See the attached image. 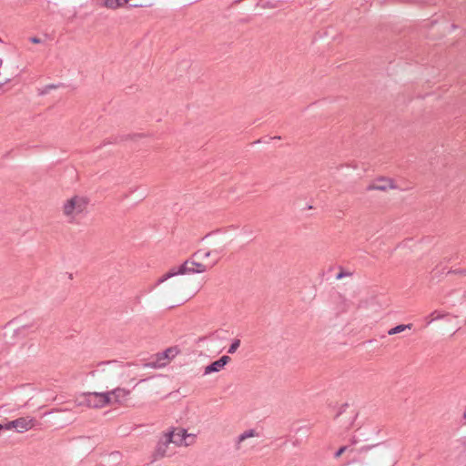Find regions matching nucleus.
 Returning <instances> with one entry per match:
<instances>
[{
	"instance_id": "1",
	"label": "nucleus",
	"mask_w": 466,
	"mask_h": 466,
	"mask_svg": "<svg viewBox=\"0 0 466 466\" xmlns=\"http://www.w3.org/2000/svg\"><path fill=\"white\" fill-rule=\"evenodd\" d=\"M186 437L187 431L184 429L179 430L177 433H175L174 431L166 433L157 444L156 450L153 454L154 460L156 461L166 456L167 449L169 443L182 442L186 439Z\"/></svg>"
},
{
	"instance_id": "2",
	"label": "nucleus",
	"mask_w": 466,
	"mask_h": 466,
	"mask_svg": "<svg viewBox=\"0 0 466 466\" xmlns=\"http://www.w3.org/2000/svg\"><path fill=\"white\" fill-rule=\"evenodd\" d=\"M88 204L89 199L86 197L76 195L65 202L63 206V213L66 217L73 218L76 216L84 213L86 210Z\"/></svg>"
},
{
	"instance_id": "3",
	"label": "nucleus",
	"mask_w": 466,
	"mask_h": 466,
	"mask_svg": "<svg viewBox=\"0 0 466 466\" xmlns=\"http://www.w3.org/2000/svg\"><path fill=\"white\" fill-rule=\"evenodd\" d=\"M201 249L193 253L188 259L177 268V272H179L180 275L206 272L208 268L212 266L208 267L207 265L198 261V259H201Z\"/></svg>"
},
{
	"instance_id": "4",
	"label": "nucleus",
	"mask_w": 466,
	"mask_h": 466,
	"mask_svg": "<svg viewBox=\"0 0 466 466\" xmlns=\"http://www.w3.org/2000/svg\"><path fill=\"white\" fill-rule=\"evenodd\" d=\"M80 404L88 408L100 409L111 403L110 393L108 392H85L81 396Z\"/></svg>"
},
{
	"instance_id": "5",
	"label": "nucleus",
	"mask_w": 466,
	"mask_h": 466,
	"mask_svg": "<svg viewBox=\"0 0 466 466\" xmlns=\"http://www.w3.org/2000/svg\"><path fill=\"white\" fill-rule=\"evenodd\" d=\"M389 188H395L393 181L387 177H380L375 179L374 181H372L367 187L366 189L368 191H371V190L386 191Z\"/></svg>"
},
{
	"instance_id": "6",
	"label": "nucleus",
	"mask_w": 466,
	"mask_h": 466,
	"mask_svg": "<svg viewBox=\"0 0 466 466\" xmlns=\"http://www.w3.org/2000/svg\"><path fill=\"white\" fill-rule=\"evenodd\" d=\"M229 361H230V358L227 355H224V356L220 357L218 360L213 361L209 365H208L205 368L204 374L208 375V374H210L213 372H218L220 370H222L225 367V365H227Z\"/></svg>"
},
{
	"instance_id": "7",
	"label": "nucleus",
	"mask_w": 466,
	"mask_h": 466,
	"mask_svg": "<svg viewBox=\"0 0 466 466\" xmlns=\"http://www.w3.org/2000/svg\"><path fill=\"white\" fill-rule=\"evenodd\" d=\"M16 420V431L24 432L35 426L36 420L35 419H28L25 417H20Z\"/></svg>"
},
{
	"instance_id": "8",
	"label": "nucleus",
	"mask_w": 466,
	"mask_h": 466,
	"mask_svg": "<svg viewBox=\"0 0 466 466\" xmlns=\"http://www.w3.org/2000/svg\"><path fill=\"white\" fill-rule=\"evenodd\" d=\"M110 393V397L114 396L116 402H121L123 400H125L130 393V390L123 389V388H116L111 391H107Z\"/></svg>"
},
{
	"instance_id": "9",
	"label": "nucleus",
	"mask_w": 466,
	"mask_h": 466,
	"mask_svg": "<svg viewBox=\"0 0 466 466\" xmlns=\"http://www.w3.org/2000/svg\"><path fill=\"white\" fill-rule=\"evenodd\" d=\"M129 0H104L103 6L108 9H117L124 6L128 3Z\"/></svg>"
},
{
	"instance_id": "10",
	"label": "nucleus",
	"mask_w": 466,
	"mask_h": 466,
	"mask_svg": "<svg viewBox=\"0 0 466 466\" xmlns=\"http://www.w3.org/2000/svg\"><path fill=\"white\" fill-rule=\"evenodd\" d=\"M177 275H180L179 272H177V268H170L165 275H163L158 280H157V285L165 282L166 280H167L168 279L172 278V277H175Z\"/></svg>"
},
{
	"instance_id": "11",
	"label": "nucleus",
	"mask_w": 466,
	"mask_h": 466,
	"mask_svg": "<svg viewBox=\"0 0 466 466\" xmlns=\"http://www.w3.org/2000/svg\"><path fill=\"white\" fill-rule=\"evenodd\" d=\"M412 327V324H400V325H397L396 327L390 329L389 331H388V334L389 335H395V334H398V333H400L402 331H404L405 329H410Z\"/></svg>"
},
{
	"instance_id": "12",
	"label": "nucleus",
	"mask_w": 466,
	"mask_h": 466,
	"mask_svg": "<svg viewBox=\"0 0 466 466\" xmlns=\"http://www.w3.org/2000/svg\"><path fill=\"white\" fill-rule=\"evenodd\" d=\"M448 313H441L440 311L438 310H435L433 311L430 316V319L428 320V324L431 323L432 321L434 320H437V319H441L442 318H444L445 316H447Z\"/></svg>"
},
{
	"instance_id": "13",
	"label": "nucleus",
	"mask_w": 466,
	"mask_h": 466,
	"mask_svg": "<svg viewBox=\"0 0 466 466\" xmlns=\"http://www.w3.org/2000/svg\"><path fill=\"white\" fill-rule=\"evenodd\" d=\"M239 346H240V339H233L232 343L230 344V346L228 350V353L234 354Z\"/></svg>"
},
{
	"instance_id": "14",
	"label": "nucleus",
	"mask_w": 466,
	"mask_h": 466,
	"mask_svg": "<svg viewBox=\"0 0 466 466\" xmlns=\"http://www.w3.org/2000/svg\"><path fill=\"white\" fill-rule=\"evenodd\" d=\"M255 435H256V431L254 430H248L238 436V442H241V441H245L246 439H248L249 437H253Z\"/></svg>"
},
{
	"instance_id": "15",
	"label": "nucleus",
	"mask_w": 466,
	"mask_h": 466,
	"mask_svg": "<svg viewBox=\"0 0 466 466\" xmlns=\"http://www.w3.org/2000/svg\"><path fill=\"white\" fill-rule=\"evenodd\" d=\"M5 430H12V429L16 430V420H11V421L5 423Z\"/></svg>"
},
{
	"instance_id": "16",
	"label": "nucleus",
	"mask_w": 466,
	"mask_h": 466,
	"mask_svg": "<svg viewBox=\"0 0 466 466\" xmlns=\"http://www.w3.org/2000/svg\"><path fill=\"white\" fill-rule=\"evenodd\" d=\"M348 450V446L340 447L334 454L335 458L340 457L346 451Z\"/></svg>"
},
{
	"instance_id": "17",
	"label": "nucleus",
	"mask_w": 466,
	"mask_h": 466,
	"mask_svg": "<svg viewBox=\"0 0 466 466\" xmlns=\"http://www.w3.org/2000/svg\"><path fill=\"white\" fill-rule=\"evenodd\" d=\"M349 275H350V273H348V272H345V271H343V270H340V271L337 274L336 279H340L344 278L345 276H349Z\"/></svg>"
},
{
	"instance_id": "18",
	"label": "nucleus",
	"mask_w": 466,
	"mask_h": 466,
	"mask_svg": "<svg viewBox=\"0 0 466 466\" xmlns=\"http://www.w3.org/2000/svg\"><path fill=\"white\" fill-rule=\"evenodd\" d=\"M57 87H58V86H56V85H47L45 87V90L42 92V94H46L49 89H55V88H57Z\"/></svg>"
},
{
	"instance_id": "19",
	"label": "nucleus",
	"mask_w": 466,
	"mask_h": 466,
	"mask_svg": "<svg viewBox=\"0 0 466 466\" xmlns=\"http://www.w3.org/2000/svg\"><path fill=\"white\" fill-rule=\"evenodd\" d=\"M349 407L348 403H345L341 406L339 412L337 414V416H339L342 412L346 410V409Z\"/></svg>"
},
{
	"instance_id": "20",
	"label": "nucleus",
	"mask_w": 466,
	"mask_h": 466,
	"mask_svg": "<svg viewBox=\"0 0 466 466\" xmlns=\"http://www.w3.org/2000/svg\"><path fill=\"white\" fill-rule=\"evenodd\" d=\"M202 250L201 258H208L210 256V251Z\"/></svg>"
},
{
	"instance_id": "21",
	"label": "nucleus",
	"mask_w": 466,
	"mask_h": 466,
	"mask_svg": "<svg viewBox=\"0 0 466 466\" xmlns=\"http://www.w3.org/2000/svg\"><path fill=\"white\" fill-rule=\"evenodd\" d=\"M30 41L34 44H39L41 42V39L36 36H34L30 38Z\"/></svg>"
},
{
	"instance_id": "22",
	"label": "nucleus",
	"mask_w": 466,
	"mask_h": 466,
	"mask_svg": "<svg viewBox=\"0 0 466 466\" xmlns=\"http://www.w3.org/2000/svg\"><path fill=\"white\" fill-rule=\"evenodd\" d=\"M417 2L421 4H431V0H417Z\"/></svg>"
},
{
	"instance_id": "23",
	"label": "nucleus",
	"mask_w": 466,
	"mask_h": 466,
	"mask_svg": "<svg viewBox=\"0 0 466 466\" xmlns=\"http://www.w3.org/2000/svg\"><path fill=\"white\" fill-rule=\"evenodd\" d=\"M116 362V360H112V361H107V362H101L99 365H108V364H113Z\"/></svg>"
},
{
	"instance_id": "24",
	"label": "nucleus",
	"mask_w": 466,
	"mask_h": 466,
	"mask_svg": "<svg viewBox=\"0 0 466 466\" xmlns=\"http://www.w3.org/2000/svg\"><path fill=\"white\" fill-rule=\"evenodd\" d=\"M462 445H463V448L466 450V438L463 440Z\"/></svg>"
},
{
	"instance_id": "25",
	"label": "nucleus",
	"mask_w": 466,
	"mask_h": 466,
	"mask_svg": "<svg viewBox=\"0 0 466 466\" xmlns=\"http://www.w3.org/2000/svg\"><path fill=\"white\" fill-rule=\"evenodd\" d=\"M2 65H3V60L0 59V67L2 66Z\"/></svg>"
},
{
	"instance_id": "26",
	"label": "nucleus",
	"mask_w": 466,
	"mask_h": 466,
	"mask_svg": "<svg viewBox=\"0 0 466 466\" xmlns=\"http://www.w3.org/2000/svg\"><path fill=\"white\" fill-rule=\"evenodd\" d=\"M171 351V349H168L167 351H166V355L167 354V352Z\"/></svg>"
},
{
	"instance_id": "27",
	"label": "nucleus",
	"mask_w": 466,
	"mask_h": 466,
	"mask_svg": "<svg viewBox=\"0 0 466 466\" xmlns=\"http://www.w3.org/2000/svg\"><path fill=\"white\" fill-rule=\"evenodd\" d=\"M464 418L466 419V410H465V413H464Z\"/></svg>"
},
{
	"instance_id": "28",
	"label": "nucleus",
	"mask_w": 466,
	"mask_h": 466,
	"mask_svg": "<svg viewBox=\"0 0 466 466\" xmlns=\"http://www.w3.org/2000/svg\"><path fill=\"white\" fill-rule=\"evenodd\" d=\"M0 42H3V40L0 38Z\"/></svg>"
},
{
	"instance_id": "29",
	"label": "nucleus",
	"mask_w": 466,
	"mask_h": 466,
	"mask_svg": "<svg viewBox=\"0 0 466 466\" xmlns=\"http://www.w3.org/2000/svg\"><path fill=\"white\" fill-rule=\"evenodd\" d=\"M3 86V84H0V87Z\"/></svg>"
}]
</instances>
